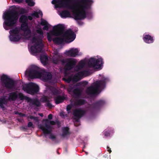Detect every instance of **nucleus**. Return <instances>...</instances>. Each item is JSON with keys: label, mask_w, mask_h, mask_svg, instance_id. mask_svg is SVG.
Returning a JSON list of instances; mask_svg holds the SVG:
<instances>
[{"label": "nucleus", "mask_w": 159, "mask_h": 159, "mask_svg": "<svg viewBox=\"0 0 159 159\" xmlns=\"http://www.w3.org/2000/svg\"><path fill=\"white\" fill-rule=\"evenodd\" d=\"M87 0H53L52 3L57 10L66 8L71 10L76 20H81L86 17V11L90 5Z\"/></svg>", "instance_id": "obj_2"}, {"label": "nucleus", "mask_w": 159, "mask_h": 159, "mask_svg": "<svg viewBox=\"0 0 159 159\" xmlns=\"http://www.w3.org/2000/svg\"><path fill=\"white\" fill-rule=\"evenodd\" d=\"M143 39L145 43H152L153 41V37L149 35H145L143 38Z\"/></svg>", "instance_id": "obj_19"}, {"label": "nucleus", "mask_w": 159, "mask_h": 159, "mask_svg": "<svg viewBox=\"0 0 159 159\" xmlns=\"http://www.w3.org/2000/svg\"><path fill=\"white\" fill-rule=\"evenodd\" d=\"M43 122L45 123V125H40L38 126L39 128L40 129L43 131V133L45 134L50 133L51 131V128L48 124L53 125L55 124V122L53 121H49L47 119L43 120Z\"/></svg>", "instance_id": "obj_12"}, {"label": "nucleus", "mask_w": 159, "mask_h": 159, "mask_svg": "<svg viewBox=\"0 0 159 159\" xmlns=\"http://www.w3.org/2000/svg\"><path fill=\"white\" fill-rule=\"evenodd\" d=\"M49 138L50 139H51L52 140H54L55 138V136L53 135H52V134H51L50 135V137H49Z\"/></svg>", "instance_id": "obj_30"}, {"label": "nucleus", "mask_w": 159, "mask_h": 159, "mask_svg": "<svg viewBox=\"0 0 159 159\" xmlns=\"http://www.w3.org/2000/svg\"><path fill=\"white\" fill-rule=\"evenodd\" d=\"M40 24L44 26L43 29L46 30H48V28L50 26L48 22L46 20L43 19H41Z\"/></svg>", "instance_id": "obj_17"}, {"label": "nucleus", "mask_w": 159, "mask_h": 159, "mask_svg": "<svg viewBox=\"0 0 159 159\" xmlns=\"http://www.w3.org/2000/svg\"><path fill=\"white\" fill-rule=\"evenodd\" d=\"M84 113V111L81 109H76L74 111V115L77 117H80Z\"/></svg>", "instance_id": "obj_18"}, {"label": "nucleus", "mask_w": 159, "mask_h": 159, "mask_svg": "<svg viewBox=\"0 0 159 159\" xmlns=\"http://www.w3.org/2000/svg\"><path fill=\"white\" fill-rule=\"evenodd\" d=\"M28 126L29 127H31V126H33V124H32V123L31 122H30L28 123Z\"/></svg>", "instance_id": "obj_31"}, {"label": "nucleus", "mask_w": 159, "mask_h": 159, "mask_svg": "<svg viewBox=\"0 0 159 159\" xmlns=\"http://www.w3.org/2000/svg\"><path fill=\"white\" fill-rule=\"evenodd\" d=\"M60 15L62 18H66L70 17V13L66 10H64L59 13Z\"/></svg>", "instance_id": "obj_21"}, {"label": "nucleus", "mask_w": 159, "mask_h": 159, "mask_svg": "<svg viewBox=\"0 0 159 159\" xmlns=\"http://www.w3.org/2000/svg\"><path fill=\"white\" fill-rule=\"evenodd\" d=\"M20 11L22 13H24L25 12V10L21 8L20 9Z\"/></svg>", "instance_id": "obj_33"}, {"label": "nucleus", "mask_w": 159, "mask_h": 159, "mask_svg": "<svg viewBox=\"0 0 159 159\" xmlns=\"http://www.w3.org/2000/svg\"><path fill=\"white\" fill-rule=\"evenodd\" d=\"M15 1L17 2H22L24 0H14Z\"/></svg>", "instance_id": "obj_34"}, {"label": "nucleus", "mask_w": 159, "mask_h": 159, "mask_svg": "<svg viewBox=\"0 0 159 159\" xmlns=\"http://www.w3.org/2000/svg\"><path fill=\"white\" fill-rule=\"evenodd\" d=\"M39 116H43V114H42V113H40V114H39Z\"/></svg>", "instance_id": "obj_37"}, {"label": "nucleus", "mask_w": 159, "mask_h": 159, "mask_svg": "<svg viewBox=\"0 0 159 159\" xmlns=\"http://www.w3.org/2000/svg\"><path fill=\"white\" fill-rule=\"evenodd\" d=\"M25 75L28 78H39L46 82H51L53 80L52 74L44 70L40 71L39 69L35 65L30 66L26 70Z\"/></svg>", "instance_id": "obj_5"}, {"label": "nucleus", "mask_w": 159, "mask_h": 159, "mask_svg": "<svg viewBox=\"0 0 159 159\" xmlns=\"http://www.w3.org/2000/svg\"><path fill=\"white\" fill-rule=\"evenodd\" d=\"M0 83L2 86L7 89L11 90L16 89V81L10 79L6 75H2L0 79Z\"/></svg>", "instance_id": "obj_8"}, {"label": "nucleus", "mask_w": 159, "mask_h": 159, "mask_svg": "<svg viewBox=\"0 0 159 159\" xmlns=\"http://www.w3.org/2000/svg\"><path fill=\"white\" fill-rule=\"evenodd\" d=\"M40 59L41 62L44 65H46L48 61V57L45 55L41 56L40 57Z\"/></svg>", "instance_id": "obj_22"}, {"label": "nucleus", "mask_w": 159, "mask_h": 159, "mask_svg": "<svg viewBox=\"0 0 159 159\" xmlns=\"http://www.w3.org/2000/svg\"><path fill=\"white\" fill-rule=\"evenodd\" d=\"M64 113L63 112H61L60 113V115L61 116H64Z\"/></svg>", "instance_id": "obj_36"}, {"label": "nucleus", "mask_w": 159, "mask_h": 159, "mask_svg": "<svg viewBox=\"0 0 159 159\" xmlns=\"http://www.w3.org/2000/svg\"><path fill=\"white\" fill-rule=\"evenodd\" d=\"M86 155H87V153L86 152Z\"/></svg>", "instance_id": "obj_39"}, {"label": "nucleus", "mask_w": 159, "mask_h": 159, "mask_svg": "<svg viewBox=\"0 0 159 159\" xmlns=\"http://www.w3.org/2000/svg\"><path fill=\"white\" fill-rule=\"evenodd\" d=\"M26 2L28 5L30 6H33L35 4L34 2L32 0H26Z\"/></svg>", "instance_id": "obj_24"}, {"label": "nucleus", "mask_w": 159, "mask_h": 159, "mask_svg": "<svg viewBox=\"0 0 159 159\" xmlns=\"http://www.w3.org/2000/svg\"><path fill=\"white\" fill-rule=\"evenodd\" d=\"M53 53L54 55L52 58V61L55 64H57L60 61L61 55L58 53L57 50L54 51Z\"/></svg>", "instance_id": "obj_15"}, {"label": "nucleus", "mask_w": 159, "mask_h": 159, "mask_svg": "<svg viewBox=\"0 0 159 159\" xmlns=\"http://www.w3.org/2000/svg\"><path fill=\"white\" fill-rule=\"evenodd\" d=\"M46 93H49L54 96L55 101L56 104H58L62 102L65 99L63 96L57 95L58 93V90L55 88L52 87H47Z\"/></svg>", "instance_id": "obj_10"}, {"label": "nucleus", "mask_w": 159, "mask_h": 159, "mask_svg": "<svg viewBox=\"0 0 159 159\" xmlns=\"http://www.w3.org/2000/svg\"><path fill=\"white\" fill-rule=\"evenodd\" d=\"M69 128L67 127L64 128L62 129L63 135L67 134L68 133Z\"/></svg>", "instance_id": "obj_25"}, {"label": "nucleus", "mask_w": 159, "mask_h": 159, "mask_svg": "<svg viewBox=\"0 0 159 159\" xmlns=\"http://www.w3.org/2000/svg\"><path fill=\"white\" fill-rule=\"evenodd\" d=\"M107 148H108V150H107L110 153L111 152V149L110 148H109L108 147H107Z\"/></svg>", "instance_id": "obj_35"}, {"label": "nucleus", "mask_w": 159, "mask_h": 159, "mask_svg": "<svg viewBox=\"0 0 159 159\" xmlns=\"http://www.w3.org/2000/svg\"><path fill=\"white\" fill-rule=\"evenodd\" d=\"M71 108V106L69 105L67 107L66 109L68 113L69 112V111Z\"/></svg>", "instance_id": "obj_29"}, {"label": "nucleus", "mask_w": 159, "mask_h": 159, "mask_svg": "<svg viewBox=\"0 0 159 159\" xmlns=\"http://www.w3.org/2000/svg\"><path fill=\"white\" fill-rule=\"evenodd\" d=\"M26 100L28 102L34 104L37 106H39L40 105V102L38 100H33L28 98H27Z\"/></svg>", "instance_id": "obj_20"}, {"label": "nucleus", "mask_w": 159, "mask_h": 159, "mask_svg": "<svg viewBox=\"0 0 159 159\" xmlns=\"http://www.w3.org/2000/svg\"><path fill=\"white\" fill-rule=\"evenodd\" d=\"M104 134H105V135L106 136H110V133H112L113 132L109 131V130H105L103 132Z\"/></svg>", "instance_id": "obj_26"}, {"label": "nucleus", "mask_w": 159, "mask_h": 159, "mask_svg": "<svg viewBox=\"0 0 159 159\" xmlns=\"http://www.w3.org/2000/svg\"><path fill=\"white\" fill-rule=\"evenodd\" d=\"M103 62L102 59L101 57H91L89 59H85L81 60L78 65L75 68V75L73 76L71 74H67L65 73L64 80L68 83L71 81L76 82L81 79L82 77L88 76L89 73L86 70H84L83 68L86 66L92 68L93 69H101Z\"/></svg>", "instance_id": "obj_3"}, {"label": "nucleus", "mask_w": 159, "mask_h": 159, "mask_svg": "<svg viewBox=\"0 0 159 159\" xmlns=\"http://www.w3.org/2000/svg\"><path fill=\"white\" fill-rule=\"evenodd\" d=\"M49 105H50V104H48V106H49L50 107H52V105H51L50 106Z\"/></svg>", "instance_id": "obj_38"}, {"label": "nucleus", "mask_w": 159, "mask_h": 159, "mask_svg": "<svg viewBox=\"0 0 159 159\" xmlns=\"http://www.w3.org/2000/svg\"><path fill=\"white\" fill-rule=\"evenodd\" d=\"M99 76V79L88 89L87 91L88 93L96 94L99 93L105 88L106 84L110 81L109 78L104 75H100Z\"/></svg>", "instance_id": "obj_6"}, {"label": "nucleus", "mask_w": 159, "mask_h": 159, "mask_svg": "<svg viewBox=\"0 0 159 159\" xmlns=\"http://www.w3.org/2000/svg\"><path fill=\"white\" fill-rule=\"evenodd\" d=\"M76 60L73 58L68 59L65 61H62L63 65L65 66V68L67 70H71L76 63Z\"/></svg>", "instance_id": "obj_13"}, {"label": "nucleus", "mask_w": 159, "mask_h": 159, "mask_svg": "<svg viewBox=\"0 0 159 159\" xmlns=\"http://www.w3.org/2000/svg\"><path fill=\"white\" fill-rule=\"evenodd\" d=\"M63 25L58 24L53 27V29L47 33V39L49 41L52 40L57 44H61L65 42L70 43L75 38V33L70 30L63 32Z\"/></svg>", "instance_id": "obj_4"}, {"label": "nucleus", "mask_w": 159, "mask_h": 159, "mask_svg": "<svg viewBox=\"0 0 159 159\" xmlns=\"http://www.w3.org/2000/svg\"><path fill=\"white\" fill-rule=\"evenodd\" d=\"M28 119H33L35 121L38 122V119L37 117H34L32 116H30L28 117Z\"/></svg>", "instance_id": "obj_27"}, {"label": "nucleus", "mask_w": 159, "mask_h": 159, "mask_svg": "<svg viewBox=\"0 0 159 159\" xmlns=\"http://www.w3.org/2000/svg\"><path fill=\"white\" fill-rule=\"evenodd\" d=\"M65 54L67 56L75 57L81 55L82 53L80 52V50L78 48H72L69 50L66 51Z\"/></svg>", "instance_id": "obj_14"}, {"label": "nucleus", "mask_w": 159, "mask_h": 159, "mask_svg": "<svg viewBox=\"0 0 159 159\" xmlns=\"http://www.w3.org/2000/svg\"><path fill=\"white\" fill-rule=\"evenodd\" d=\"M85 103V101L82 100H77L75 102V105H80L84 104Z\"/></svg>", "instance_id": "obj_23"}, {"label": "nucleus", "mask_w": 159, "mask_h": 159, "mask_svg": "<svg viewBox=\"0 0 159 159\" xmlns=\"http://www.w3.org/2000/svg\"><path fill=\"white\" fill-rule=\"evenodd\" d=\"M42 13L40 11H34L33 13L32 14L31 16H28V19L30 20H31L33 19L32 16L38 18L39 17V15L41 16H42Z\"/></svg>", "instance_id": "obj_16"}, {"label": "nucleus", "mask_w": 159, "mask_h": 159, "mask_svg": "<svg viewBox=\"0 0 159 159\" xmlns=\"http://www.w3.org/2000/svg\"><path fill=\"white\" fill-rule=\"evenodd\" d=\"M41 101L45 102L49 101V100L47 97H45L44 98H42Z\"/></svg>", "instance_id": "obj_28"}, {"label": "nucleus", "mask_w": 159, "mask_h": 159, "mask_svg": "<svg viewBox=\"0 0 159 159\" xmlns=\"http://www.w3.org/2000/svg\"><path fill=\"white\" fill-rule=\"evenodd\" d=\"M23 89L28 93L33 94L36 93L39 89L37 84L32 82L24 84L23 85Z\"/></svg>", "instance_id": "obj_11"}, {"label": "nucleus", "mask_w": 159, "mask_h": 159, "mask_svg": "<svg viewBox=\"0 0 159 159\" xmlns=\"http://www.w3.org/2000/svg\"><path fill=\"white\" fill-rule=\"evenodd\" d=\"M18 8L15 6H12L8 11L4 13L3 27L6 30L11 29L9 32V38L11 41L17 42L23 39L30 40L29 50L32 54L36 55L37 53L41 52L43 46L42 40L44 37L43 32L39 25L36 27V32L34 31L31 32L30 27L27 22V17L25 15L21 16L20 18L19 21L22 23L20 29L13 28L18 18Z\"/></svg>", "instance_id": "obj_1"}, {"label": "nucleus", "mask_w": 159, "mask_h": 159, "mask_svg": "<svg viewBox=\"0 0 159 159\" xmlns=\"http://www.w3.org/2000/svg\"><path fill=\"white\" fill-rule=\"evenodd\" d=\"M17 98L20 100H22L24 98V97L21 93L13 92L10 94L9 97L8 99L6 98V97H2L0 98V106L3 108V104H5L6 103L7 100H14Z\"/></svg>", "instance_id": "obj_9"}, {"label": "nucleus", "mask_w": 159, "mask_h": 159, "mask_svg": "<svg viewBox=\"0 0 159 159\" xmlns=\"http://www.w3.org/2000/svg\"><path fill=\"white\" fill-rule=\"evenodd\" d=\"M52 116L51 114H49L48 116V118L49 119H51L52 118Z\"/></svg>", "instance_id": "obj_32"}, {"label": "nucleus", "mask_w": 159, "mask_h": 159, "mask_svg": "<svg viewBox=\"0 0 159 159\" xmlns=\"http://www.w3.org/2000/svg\"><path fill=\"white\" fill-rule=\"evenodd\" d=\"M87 84L86 82H83L78 84L76 85H70L67 89L69 93L74 96H79L82 93V90L81 89L83 86Z\"/></svg>", "instance_id": "obj_7"}]
</instances>
